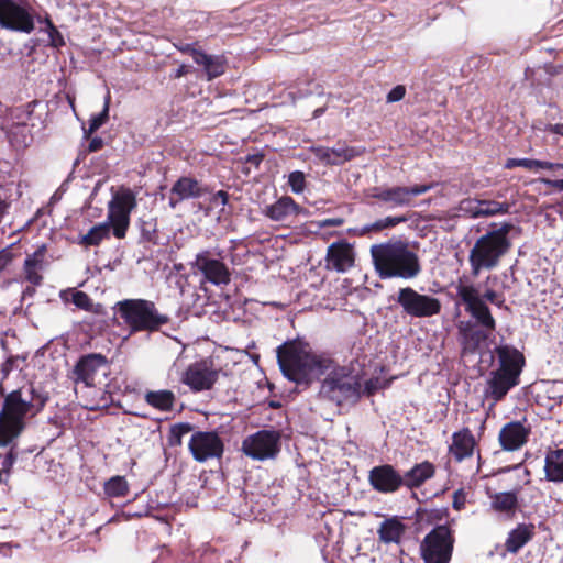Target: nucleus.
<instances>
[{"mask_svg":"<svg viewBox=\"0 0 563 563\" xmlns=\"http://www.w3.org/2000/svg\"><path fill=\"white\" fill-rule=\"evenodd\" d=\"M297 213V205L290 197H282L267 208L266 214L275 221H283Z\"/></svg>","mask_w":563,"mask_h":563,"instance_id":"33","label":"nucleus"},{"mask_svg":"<svg viewBox=\"0 0 563 563\" xmlns=\"http://www.w3.org/2000/svg\"><path fill=\"white\" fill-rule=\"evenodd\" d=\"M103 145V141L100 137H93L89 143V151L96 152L99 151Z\"/></svg>","mask_w":563,"mask_h":563,"instance_id":"57","label":"nucleus"},{"mask_svg":"<svg viewBox=\"0 0 563 563\" xmlns=\"http://www.w3.org/2000/svg\"><path fill=\"white\" fill-rule=\"evenodd\" d=\"M408 219L407 217H386L384 219H379L372 223L371 225H367L364 228V232H378L387 228H393L398 225L399 223L406 222Z\"/></svg>","mask_w":563,"mask_h":563,"instance_id":"39","label":"nucleus"},{"mask_svg":"<svg viewBox=\"0 0 563 563\" xmlns=\"http://www.w3.org/2000/svg\"><path fill=\"white\" fill-rule=\"evenodd\" d=\"M490 499V509L497 514L504 515L506 519H512L519 509L518 492H487Z\"/></svg>","mask_w":563,"mask_h":563,"instance_id":"24","label":"nucleus"},{"mask_svg":"<svg viewBox=\"0 0 563 563\" xmlns=\"http://www.w3.org/2000/svg\"><path fill=\"white\" fill-rule=\"evenodd\" d=\"M479 211L477 214H482V217H490L496 214H506L509 211V206L506 202H498L495 200H478Z\"/></svg>","mask_w":563,"mask_h":563,"instance_id":"36","label":"nucleus"},{"mask_svg":"<svg viewBox=\"0 0 563 563\" xmlns=\"http://www.w3.org/2000/svg\"><path fill=\"white\" fill-rule=\"evenodd\" d=\"M493 355L496 367L489 373L485 396L496 404L504 400L507 394L520 384L526 358L522 352L510 344L495 346Z\"/></svg>","mask_w":563,"mask_h":563,"instance_id":"2","label":"nucleus"},{"mask_svg":"<svg viewBox=\"0 0 563 563\" xmlns=\"http://www.w3.org/2000/svg\"><path fill=\"white\" fill-rule=\"evenodd\" d=\"M144 400L151 407L161 411L172 410L175 405V394L167 389L148 390L144 395Z\"/></svg>","mask_w":563,"mask_h":563,"instance_id":"32","label":"nucleus"},{"mask_svg":"<svg viewBox=\"0 0 563 563\" xmlns=\"http://www.w3.org/2000/svg\"><path fill=\"white\" fill-rule=\"evenodd\" d=\"M353 263V251L347 242H335L329 246L325 257L327 268L344 272L351 267Z\"/></svg>","mask_w":563,"mask_h":563,"instance_id":"23","label":"nucleus"},{"mask_svg":"<svg viewBox=\"0 0 563 563\" xmlns=\"http://www.w3.org/2000/svg\"><path fill=\"white\" fill-rule=\"evenodd\" d=\"M406 529V525L398 517L387 518L379 525L377 530L378 539L385 544H399L402 540Z\"/></svg>","mask_w":563,"mask_h":563,"instance_id":"28","label":"nucleus"},{"mask_svg":"<svg viewBox=\"0 0 563 563\" xmlns=\"http://www.w3.org/2000/svg\"><path fill=\"white\" fill-rule=\"evenodd\" d=\"M536 534V527L533 523H518L517 527L508 532L505 541V549L507 552L516 554L528 542H530Z\"/></svg>","mask_w":563,"mask_h":563,"instance_id":"27","label":"nucleus"},{"mask_svg":"<svg viewBox=\"0 0 563 563\" xmlns=\"http://www.w3.org/2000/svg\"><path fill=\"white\" fill-rule=\"evenodd\" d=\"M218 379V371L209 361L196 362L188 366L181 382L194 391L210 389Z\"/></svg>","mask_w":563,"mask_h":563,"instance_id":"18","label":"nucleus"},{"mask_svg":"<svg viewBox=\"0 0 563 563\" xmlns=\"http://www.w3.org/2000/svg\"><path fill=\"white\" fill-rule=\"evenodd\" d=\"M206 192L207 188L198 180L191 177H180L170 189L169 206L175 209L180 201L199 198Z\"/></svg>","mask_w":563,"mask_h":563,"instance_id":"22","label":"nucleus"},{"mask_svg":"<svg viewBox=\"0 0 563 563\" xmlns=\"http://www.w3.org/2000/svg\"><path fill=\"white\" fill-rule=\"evenodd\" d=\"M544 475L549 482H563V448L549 450L544 459Z\"/></svg>","mask_w":563,"mask_h":563,"instance_id":"30","label":"nucleus"},{"mask_svg":"<svg viewBox=\"0 0 563 563\" xmlns=\"http://www.w3.org/2000/svg\"><path fill=\"white\" fill-rule=\"evenodd\" d=\"M448 517H449V510L446 508L431 510V512L429 515V518L432 520H442Z\"/></svg>","mask_w":563,"mask_h":563,"instance_id":"54","label":"nucleus"},{"mask_svg":"<svg viewBox=\"0 0 563 563\" xmlns=\"http://www.w3.org/2000/svg\"><path fill=\"white\" fill-rule=\"evenodd\" d=\"M46 31L48 34L51 46L59 48L65 45V41L62 33L56 29V26L49 19L46 20Z\"/></svg>","mask_w":563,"mask_h":563,"instance_id":"42","label":"nucleus"},{"mask_svg":"<svg viewBox=\"0 0 563 563\" xmlns=\"http://www.w3.org/2000/svg\"><path fill=\"white\" fill-rule=\"evenodd\" d=\"M396 301L412 318H429L439 314L442 308L438 298L419 294L411 287L400 288Z\"/></svg>","mask_w":563,"mask_h":563,"instance_id":"10","label":"nucleus"},{"mask_svg":"<svg viewBox=\"0 0 563 563\" xmlns=\"http://www.w3.org/2000/svg\"><path fill=\"white\" fill-rule=\"evenodd\" d=\"M435 466L429 461L415 464L402 475L404 486L408 489L421 487L428 479L434 477Z\"/></svg>","mask_w":563,"mask_h":563,"instance_id":"26","label":"nucleus"},{"mask_svg":"<svg viewBox=\"0 0 563 563\" xmlns=\"http://www.w3.org/2000/svg\"><path fill=\"white\" fill-rule=\"evenodd\" d=\"M16 129L21 130L22 132L26 130L25 125H18Z\"/></svg>","mask_w":563,"mask_h":563,"instance_id":"61","label":"nucleus"},{"mask_svg":"<svg viewBox=\"0 0 563 563\" xmlns=\"http://www.w3.org/2000/svg\"><path fill=\"white\" fill-rule=\"evenodd\" d=\"M14 462H15V455L12 452H9L5 455V457H4V460H3L2 464H1L2 465V470L8 472L12 467Z\"/></svg>","mask_w":563,"mask_h":563,"instance_id":"56","label":"nucleus"},{"mask_svg":"<svg viewBox=\"0 0 563 563\" xmlns=\"http://www.w3.org/2000/svg\"><path fill=\"white\" fill-rule=\"evenodd\" d=\"M433 187V184H417L410 187H373L367 191L366 196L368 198L388 203L390 207H405L411 205L413 197L423 195L431 190Z\"/></svg>","mask_w":563,"mask_h":563,"instance_id":"14","label":"nucleus"},{"mask_svg":"<svg viewBox=\"0 0 563 563\" xmlns=\"http://www.w3.org/2000/svg\"><path fill=\"white\" fill-rule=\"evenodd\" d=\"M44 256H45V246H41L33 254L27 255L24 265V277L30 284L34 286L41 285L43 277L41 272L44 268Z\"/></svg>","mask_w":563,"mask_h":563,"instance_id":"29","label":"nucleus"},{"mask_svg":"<svg viewBox=\"0 0 563 563\" xmlns=\"http://www.w3.org/2000/svg\"><path fill=\"white\" fill-rule=\"evenodd\" d=\"M515 167H523L529 170L538 168L552 170L554 168L563 167V165L532 158H508L506 161L505 168L511 169Z\"/></svg>","mask_w":563,"mask_h":563,"instance_id":"35","label":"nucleus"},{"mask_svg":"<svg viewBox=\"0 0 563 563\" xmlns=\"http://www.w3.org/2000/svg\"><path fill=\"white\" fill-rule=\"evenodd\" d=\"M355 150L345 145H339L333 148L319 147V159L325 161L327 164L331 165H341L355 157Z\"/></svg>","mask_w":563,"mask_h":563,"instance_id":"31","label":"nucleus"},{"mask_svg":"<svg viewBox=\"0 0 563 563\" xmlns=\"http://www.w3.org/2000/svg\"><path fill=\"white\" fill-rule=\"evenodd\" d=\"M279 433L262 430L244 439L242 451L253 460L273 459L279 452Z\"/></svg>","mask_w":563,"mask_h":563,"instance_id":"15","label":"nucleus"},{"mask_svg":"<svg viewBox=\"0 0 563 563\" xmlns=\"http://www.w3.org/2000/svg\"><path fill=\"white\" fill-rule=\"evenodd\" d=\"M479 203L476 199H464L460 203V209L466 213H468L472 218H479L482 214H477L476 212L479 211Z\"/></svg>","mask_w":563,"mask_h":563,"instance_id":"45","label":"nucleus"},{"mask_svg":"<svg viewBox=\"0 0 563 563\" xmlns=\"http://www.w3.org/2000/svg\"><path fill=\"white\" fill-rule=\"evenodd\" d=\"M368 482L374 490L393 494L404 487L402 475L391 464L374 466L368 473Z\"/></svg>","mask_w":563,"mask_h":563,"instance_id":"19","label":"nucleus"},{"mask_svg":"<svg viewBox=\"0 0 563 563\" xmlns=\"http://www.w3.org/2000/svg\"><path fill=\"white\" fill-rule=\"evenodd\" d=\"M31 408V400L23 399L20 390H14L4 398L0 411V446L9 445L21 434Z\"/></svg>","mask_w":563,"mask_h":563,"instance_id":"6","label":"nucleus"},{"mask_svg":"<svg viewBox=\"0 0 563 563\" xmlns=\"http://www.w3.org/2000/svg\"><path fill=\"white\" fill-rule=\"evenodd\" d=\"M188 448L195 461L200 463L212 459H220L224 452V443L216 431L194 432Z\"/></svg>","mask_w":563,"mask_h":563,"instance_id":"16","label":"nucleus"},{"mask_svg":"<svg viewBox=\"0 0 563 563\" xmlns=\"http://www.w3.org/2000/svg\"><path fill=\"white\" fill-rule=\"evenodd\" d=\"M109 102L110 95L108 93L106 97L103 110L99 114L93 115L89 120V128L87 130L84 129L86 137H89L93 132H96L100 126H102L107 122L109 118Z\"/></svg>","mask_w":563,"mask_h":563,"instance_id":"38","label":"nucleus"},{"mask_svg":"<svg viewBox=\"0 0 563 563\" xmlns=\"http://www.w3.org/2000/svg\"><path fill=\"white\" fill-rule=\"evenodd\" d=\"M456 291L465 310L476 322L488 332H494L496 330V320L489 307L481 297L478 289L474 285L459 284Z\"/></svg>","mask_w":563,"mask_h":563,"instance_id":"12","label":"nucleus"},{"mask_svg":"<svg viewBox=\"0 0 563 563\" xmlns=\"http://www.w3.org/2000/svg\"><path fill=\"white\" fill-rule=\"evenodd\" d=\"M406 95V87L404 85H397L395 86L388 93H387V102H397L404 99Z\"/></svg>","mask_w":563,"mask_h":563,"instance_id":"48","label":"nucleus"},{"mask_svg":"<svg viewBox=\"0 0 563 563\" xmlns=\"http://www.w3.org/2000/svg\"><path fill=\"white\" fill-rule=\"evenodd\" d=\"M495 227L496 223H492V230L481 235L470 251L468 262L474 277L484 269L496 268L512 246L509 233L512 231L514 224L504 222L499 228L495 229Z\"/></svg>","mask_w":563,"mask_h":563,"instance_id":"3","label":"nucleus"},{"mask_svg":"<svg viewBox=\"0 0 563 563\" xmlns=\"http://www.w3.org/2000/svg\"><path fill=\"white\" fill-rule=\"evenodd\" d=\"M485 428V420L482 421V426H481V429H484Z\"/></svg>","mask_w":563,"mask_h":563,"instance_id":"64","label":"nucleus"},{"mask_svg":"<svg viewBox=\"0 0 563 563\" xmlns=\"http://www.w3.org/2000/svg\"><path fill=\"white\" fill-rule=\"evenodd\" d=\"M393 378L384 379L380 377H372L364 384L362 395L373 397L379 389H386L390 386Z\"/></svg>","mask_w":563,"mask_h":563,"instance_id":"40","label":"nucleus"},{"mask_svg":"<svg viewBox=\"0 0 563 563\" xmlns=\"http://www.w3.org/2000/svg\"><path fill=\"white\" fill-rule=\"evenodd\" d=\"M476 450L479 452L478 442L468 427L453 432L448 452L456 463L471 459ZM478 459H481V453H478Z\"/></svg>","mask_w":563,"mask_h":563,"instance_id":"21","label":"nucleus"},{"mask_svg":"<svg viewBox=\"0 0 563 563\" xmlns=\"http://www.w3.org/2000/svg\"><path fill=\"white\" fill-rule=\"evenodd\" d=\"M549 131L563 136V123L551 124Z\"/></svg>","mask_w":563,"mask_h":563,"instance_id":"59","label":"nucleus"},{"mask_svg":"<svg viewBox=\"0 0 563 563\" xmlns=\"http://www.w3.org/2000/svg\"><path fill=\"white\" fill-rule=\"evenodd\" d=\"M225 70V64L222 56H212L207 70L205 71L208 80L221 76Z\"/></svg>","mask_w":563,"mask_h":563,"instance_id":"41","label":"nucleus"},{"mask_svg":"<svg viewBox=\"0 0 563 563\" xmlns=\"http://www.w3.org/2000/svg\"><path fill=\"white\" fill-rule=\"evenodd\" d=\"M343 223L344 219L340 217L319 219V236L324 234L332 235L333 232L327 231V229L332 227H341Z\"/></svg>","mask_w":563,"mask_h":563,"instance_id":"43","label":"nucleus"},{"mask_svg":"<svg viewBox=\"0 0 563 563\" xmlns=\"http://www.w3.org/2000/svg\"><path fill=\"white\" fill-rule=\"evenodd\" d=\"M117 312L131 333L158 330L168 322V317L156 309L153 301L145 299H124L115 305Z\"/></svg>","mask_w":563,"mask_h":563,"instance_id":"5","label":"nucleus"},{"mask_svg":"<svg viewBox=\"0 0 563 563\" xmlns=\"http://www.w3.org/2000/svg\"><path fill=\"white\" fill-rule=\"evenodd\" d=\"M174 46L181 53L189 54L192 58L195 57V53H198L199 49L196 47L195 44L191 43H184V42H177L174 43Z\"/></svg>","mask_w":563,"mask_h":563,"instance_id":"50","label":"nucleus"},{"mask_svg":"<svg viewBox=\"0 0 563 563\" xmlns=\"http://www.w3.org/2000/svg\"><path fill=\"white\" fill-rule=\"evenodd\" d=\"M318 366H319V374L322 373L323 368H325L327 366L324 365V361L319 356V363H318Z\"/></svg>","mask_w":563,"mask_h":563,"instance_id":"60","label":"nucleus"},{"mask_svg":"<svg viewBox=\"0 0 563 563\" xmlns=\"http://www.w3.org/2000/svg\"><path fill=\"white\" fill-rule=\"evenodd\" d=\"M104 492L109 497H123L129 492L128 482L123 476H113L104 484Z\"/></svg>","mask_w":563,"mask_h":563,"instance_id":"37","label":"nucleus"},{"mask_svg":"<svg viewBox=\"0 0 563 563\" xmlns=\"http://www.w3.org/2000/svg\"><path fill=\"white\" fill-rule=\"evenodd\" d=\"M71 302L80 309L89 311L92 307L90 297L84 291H76L73 294Z\"/></svg>","mask_w":563,"mask_h":563,"instance_id":"44","label":"nucleus"},{"mask_svg":"<svg viewBox=\"0 0 563 563\" xmlns=\"http://www.w3.org/2000/svg\"><path fill=\"white\" fill-rule=\"evenodd\" d=\"M455 543L454 531L449 525H438L420 543L423 563H450Z\"/></svg>","mask_w":563,"mask_h":563,"instance_id":"7","label":"nucleus"},{"mask_svg":"<svg viewBox=\"0 0 563 563\" xmlns=\"http://www.w3.org/2000/svg\"><path fill=\"white\" fill-rule=\"evenodd\" d=\"M189 71L188 67L186 65H180L174 73V78H180L185 75H187Z\"/></svg>","mask_w":563,"mask_h":563,"instance_id":"58","label":"nucleus"},{"mask_svg":"<svg viewBox=\"0 0 563 563\" xmlns=\"http://www.w3.org/2000/svg\"><path fill=\"white\" fill-rule=\"evenodd\" d=\"M541 181L545 184L548 187L555 188L558 190H563V179H548L542 178Z\"/></svg>","mask_w":563,"mask_h":563,"instance_id":"55","label":"nucleus"},{"mask_svg":"<svg viewBox=\"0 0 563 563\" xmlns=\"http://www.w3.org/2000/svg\"><path fill=\"white\" fill-rule=\"evenodd\" d=\"M283 375L298 386L310 385L317 375V355L311 345L301 340L284 342L276 350Z\"/></svg>","mask_w":563,"mask_h":563,"instance_id":"4","label":"nucleus"},{"mask_svg":"<svg viewBox=\"0 0 563 563\" xmlns=\"http://www.w3.org/2000/svg\"><path fill=\"white\" fill-rule=\"evenodd\" d=\"M136 207L135 195L131 189L122 188L117 191L108 203L106 222H110L113 234L123 239L130 225V214Z\"/></svg>","mask_w":563,"mask_h":563,"instance_id":"9","label":"nucleus"},{"mask_svg":"<svg viewBox=\"0 0 563 563\" xmlns=\"http://www.w3.org/2000/svg\"><path fill=\"white\" fill-rule=\"evenodd\" d=\"M558 207L563 208V200L558 202Z\"/></svg>","mask_w":563,"mask_h":563,"instance_id":"63","label":"nucleus"},{"mask_svg":"<svg viewBox=\"0 0 563 563\" xmlns=\"http://www.w3.org/2000/svg\"><path fill=\"white\" fill-rule=\"evenodd\" d=\"M109 369L108 360L99 353L81 356L71 371L73 382L84 384L85 387H95L102 383L101 376H106Z\"/></svg>","mask_w":563,"mask_h":563,"instance_id":"13","label":"nucleus"},{"mask_svg":"<svg viewBox=\"0 0 563 563\" xmlns=\"http://www.w3.org/2000/svg\"><path fill=\"white\" fill-rule=\"evenodd\" d=\"M467 493L464 488H459L453 493L452 507L456 511H461L465 508Z\"/></svg>","mask_w":563,"mask_h":563,"instance_id":"46","label":"nucleus"},{"mask_svg":"<svg viewBox=\"0 0 563 563\" xmlns=\"http://www.w3.org/2000/svg\"><path fill=\"white\" fill-rule=\"evenodd\" d=\"M319 395L336 405L356 404L362 397V388L360 382L353 377L331 375L321 383Z\"/></svg>","mask_w":563,"mask_h":563,"instance_id":"11","label":"nucleus"},{"mask_svg":"<svg viewBox=\"0 0 563 563\" xmlns=\"http://www.w3.org/2000/svg\"><path fill=\"white\" fill-rule=\"evenodd\" d=\"M463 351L466 353H475L481 345L489 338L492 332L484 328L467 322L459 328Z\"/></svg>","mask_w":563,"mask_h":563,"instance_id":"25","label":"nucleus"},{"mask_svg":"<svg viewBox=\"0 0 563 563\" xmlns=\"http://www.w3.org/2000/svg\"><path fill=\"white\" fill-rule=\"evenodd\" d=\"M213 55H208L205 52L200 51L198 53H195L194 60L196 64L203 67L205 71L208 68L209 62Z\"/></svg>","mask_w":563,"mask_h":563,"instance_id":"51","label":"nucleus"},{"mask_svg":"<svg viewBox=\"0 0 563 563\" xmlns=\"http://www.w3.org/2000/svg\"><path fill=\"white\" fill-rule=\"evenodd\" d=\"M483 300H487L489 301L490 303L493 305H496L498 307H503L504 306V302L505 300L503 299L501 295H499L497 291H495L494 289H487L484 295H483Z\"/></svg>","mask_w":563,"mask_h":563,"instance_id":"49","label":"nucleus"},{"mask_svg":"<svg viewBox=\"0 0 563 563\" xmlns=\"http://www.w3.org/2000/svg\"><path fill=\"white\" fill-rule=\"evenodd\" d=\"M13 255L9 249L0 251V273L12 262Z\"/></svg>","mask_w":563,"mask_h":563,"instance_id":"52","label":"nucleus"},{"mask_svg":"<svg viewBox=\"0 0 563 563\" xmlns=\"http://www.w3.org/2000/svg\"><path fill=\"white\" fill-rule=\"evenodd\" d=\"M526 421V419L523 421H510L501 427L498 442L504 451H517L528 442L531 427Z\"/></svg>","mask_w":563,"mask_h":563,"instance_id":"20","label":"nucleus"},{"mask_svg":"<svg viewBox=\"0 0 563 563\" xmlns=\"http://www.w3.org/2000/svg\"><path fill=\"white\" fill-rule=\"evenodd\" d=\"M111 229L110 222L98 223L80 236L79 244L86 247L98 246L103 240L110 238Z\"/></svg>","mask_w":563,"mask_h":563,"instance_id":"34","label":"nucleus"},{"mask_svg":"<svg viewBox=\"0 0 563 563\" xmlns=\"http://www.w3.org/2000/svg\"><path fill=\"white\" fill-rule=\"evenodd\" d=\"M186 432L189 431V427L188 426H184L181 427Z\"/></svg>","mask_w":563,"mask_h":563,"instance_id":"62","label":"nucleus"},{"mask_svg":"<svg viewBox=\"0 0 563 563\" xmlns=\"http://www.w3.org/2000/svg\"><path fill=\"white\" fill-rule=\"evenodd\" d=\"M228 199H229L228 194L223 190H219L218 192H216L212 196L211 202L214 205L220 203L222 206H225L228 203Z\"/></svg>","mask_w":563,"mask_h":563,"instance_id":"53","label":"nucleus"},{"mask_svg":"<svg viewBox=\"0 0 563 563\" xmlns=\"http://www.w3.org/2000/svg\"><path fill=\"white\" fill-rule=\"evenodd\" d=\"M371 255L375 272L380 279L411 280L422 271L419 255L401 240L374 244L371 247Z\"/></svg>","mask_w":563,"mask_h":563,"instance_id":"1","label":"nucleus"},{"mask_svg":"<svg viewBox=\"0 0 563 563\" xmlns=\"http://www.w3.org/2000/svg\"><path fill=\"white\" fill-rule=\"evenodd\" d=\"M289 185L295 192H301L305 186V175L301 172H294L289 175Z\"/></svg>","mask_w":563,"mask_h":563,"instance_id":"47","label":"nucleus"},{"mask_svg":"<svg viewBox=\"0 0 563 563\" xmlns=\"http://www.w3.org/2000/svg\"><path fill=\"white\" fill-rule=\"evenodd\" d=\"M0 26L30 34L34 30V10L26 0H0Z\"/></svg>","mask_w":563,"mask_h":563,"instance_id":"8","label":"nucleus"},{"mask_svg":"<svg viewBox=\"0 0 563 563\" xmlns=\"http://www.w3.org/2000/svg\"><path fill=\"white\" fill-rule=\"evenodd\" d=\"M191 266L200 272L205 279L216 286H225L231 282L229 267L220 260L213 258L205 250L196 254Z\"/></svg>","mask_w":563,"mask_h":563,"instance_id":"17","label":"nucleus"}]
</instances>
